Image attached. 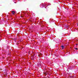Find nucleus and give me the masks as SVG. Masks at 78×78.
<instances>
[{"mask_svg": "<svg viewBox=\"0 0 78 78\" xmlns=\"http://www.w3.org/2000/svg\"><path fill=\"white\" fill-rule=\"evenodd\" d=\"M77 26H78V24H77Z\"/></svg>", "mask_w": 78, "mask_h": 78, "instance_id": "obj_9", "label": "nucleus"}, {"mask_svg": "<svg viewBox=\"0 0 78 78\" xmlns=\"http://www.w3.org/2000/svg\"><path fill=\"white\" fill-rule=\"evenodd\" d=\"M62 48V49H64V46L63 45H62L61 46Z\"/></svg>", "mask_w": 78, "mask_h": 78, "instance_id": "obj_3", "label": "nucleus"}, {"mask_svg": "<svg viewBox=\"0 0 78 78\" xmlns=\"http://www.w3.org/2000/svg\"><path fill=\"white\" fill-rule=\"evenodd\" d=\"M13 40H14V41H16V38H13Z\"/></svg>", "mask_w": 78, "mask_h": 78, "instance_id": "obj_4", "label": "nucleus"}, {"mask_svg": "<svg viewBox=\"0 0 78 78\" xmlns=\"http://www.w3.org/2000/svg\"><path fill=\"white\" fill-rule=\"evenodd\" d=\"M39 55H38V56H39H39H42V54L41 53H39Z\"/></svg>", "mask_w": 78, "mask_h": 78, "instance_id": "obj_1", "label": "nucleus"}, {"mask_svg": "<svg viewBox=\"0 0 78 78\" xmlns=\"http://www.w3.org/2000/svg\"><path fill=\"white\" fill-rule=\"evenodd\" d=\"M35 55H34V56Z\"/></svg>", "mask_w": 78, "mask_h": 78, "instance_id": "obj_10", "label": "nucleus"}, {"mask_svg": "<svg viewBox=\"0 0 78 78\" xmlns=\"http://www.w3.org/2000/svg\"><path fill=\"white\" fill-rule=\"evenodd\" d=\"M74 49H75V50H78V48H74Z\"/></svg>", "mask_w": 78, "mask_h": 78, "instance_id": "obj_6", "label": "nucleus"}, {"mask_svg": "<svg viewBox=\"0 0 78 78\" xmlns=\"http://www.w3.org/2000/svg\"><path fill=\"white\" fill-rule=\"evenodd\" d=\"M44 75H47V73H44Z\"/></svg>", "mask_w": 78, "mask_h": 78, "instance_id": "obj_5", "label": "nucleus"}, {"mask_svg": "<svg viewBox=\"0 0 78 78\" xmlns=\"http://www.w3.org/2000/svg\"><path fill=\"white\" fill-rule=\"evenodd\" d=\"M16 12H14V11H12V14H14Z\"/></svg>", "mask_w": 78, "mask_h": 78, "instance_id": "obj_2", "label": "nucleus"}, {"mask_svg": "<svg viewBox=\"0 0 78 78\" xmlns=\"http://www.w3.org/2000/svg\"><path fill=\"white\" fill-rule=\"evenodd\" d=\"M76 45H78V44H76Z\"/></svg>", "mask_w": 78, "mask_h": 78, "instance_id": "obj_8", "label": "nucleus"}, {"mask_svg": "<svg viewBox=\"0 0 78 78\" xmlns=\"http://www.w3.org/2000/svg\"><path fill=\"white\" fill-rule=\"evenodd\" d=\"M70 77H71V78H73V76H70Z\"/></svg>", "mask_w": 78, "mask_h": 78, "instance_id": "obj_7", "label": "nucleus"}]
</instances>
